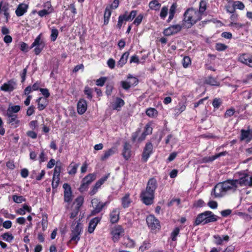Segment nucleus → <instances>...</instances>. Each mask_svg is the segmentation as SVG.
<instances>
[{
  "label": "nucleus",
  "mask_w": 252,
  "mask_h": 252,
  "mask_svg": "<svg viewBox=\"0 0 252 252\" xmlns=\"http://www.w3.org/2000/svg\"><path fill=\"white\" fill-rule=\"evenodd\" d=\"M183 16V27L188 29L190 28L202 19V15L198 11V10L192 7L188 8L185 11Z\"/></svg>",
  "instance_id": "obj_1"
},
{
  "label": "nucleus",
  "mask_w": 252,
  "mask_h": 252,
  "mask_svg": "<svg viewBox=\"0 0 252 252\" xmlns=\"http://www.w3.org/2000/svg\"><path fill=\"white\" fill-rule=\"evenodd\" d=\"M91 203L93 209L91 211L90 214L87 216V220H100L101 217H96L91 219V217L94 216L96 214L100 213L103 208L105 207L108 202H103L100 201L97 198H94L91 201Z\"/></svg>",
  "instance_id": "obj_2"
},
{
  "label": "nucleus",
  "mask_w": 252,
  "mask_h": 252,
  "mask_svg": "<svg viewBox=\"0 0 252 252\" xmlns=\"http://www.w3.org/2000/svg\"><path fill=\"white\" fill-rule=\"evenodd\" d=\"M140 132L141 129L138 128L134 132L132 133L131 139L133 142H135L137 140L138 143H141L146 139L147 135H151L152 133L153 127L151 126V124L148 123L146 125L143 132L141 135L137 138Z\"/></svg>",
  "instance_id": "obj_3"
},
{
  "label": "nucleus",
  "mask_w": 252,
  "mask_h": 252,
  "mask_svg": "<svg viewBox=\"0 0 252 252\" xmlns=\"http://www.w3.org/2000/svg\"><path fill=\"white\" fill-rule=\"evenodd\" d=\"M83 231V225L80 222L73 223L71 228L70 243L76 245L80 239V235Z\"/></svg>",
  "instance_id": "obj_4"
},
{
  "label": "nucleus",
  "mask_w": 252,
  "mask_h": 252,
  "mask_svg": "<svg viewBox=\"0 0 252 252\" xmlns=\"http://www.w3.org/2000/svg\"><path fill=\"white\" fill-rule=\"evenodd\" d=\"M42 33H40L34 39L31 44L30 49L35 47L34 52L36 55H38L42 52L45 46V43L43 39H41Z\"/></svg>",
  "instance_id": "obj_5"
},
{
  "label": "nucleus",
  "mask_w": 252,
  "mask_h": 252,
  "mask_svg": "<svg viewBox=\"0 0 252 252\" xmlns=\"http://www.w3.org/2000/svg\"><path fill=\"white\" fill-rule=\"evenodd\" d=\"M155 197V192L145 189L141 191L140 197L142 202L146 205H150L153 203Z\"/></svg>",
  "instance_id": "obj_6"
},
{
  "label": "nucleus",
  "mask_w": 252,
  "mask_h": 252,
  "mask_svg": "<svg viewBox=\"0 0 252 252\" xmlns=\"http://www.w3.org/2000/svg\"><path fill=\"white\" fill-rule=\"evenodd\" d=\"M153 145L151 142H147L144 147L141 155V160L143 162H147L149 158L153 153Z\"/></svg>",
  "instance_id": "obj_7"
},
{
  "label": "nucleus",
  "mask_w": 252,
  "mask_h": 252,
  "mask_svg": "<svg viewBox=\"0 0 252 252\" xmlns=\"http://www.w3.org/2000/svg\"><path fill=\"white\" fill-rule=\"evenodd\" d=\"M0 11L3 15L4 22L8 23L10 18V5L6 1H1L0 2Z\"/></svg>",
  "instance_id": "obj_8"
},
{
  "label": "nucleus",
  "mask_w": 252,
  "mask_h": 252,
  "mask_svg": "<svg viewBox=\"0 0 252 252\" xmlns=\"http://www.w3.org/2000/svg\"><path fill=\"white\" fill-rule=\"evenodd\" d=\"M219 219L220 218L215 215L212 212L206 211L198 214L195 220H217Z\"/></svg>",
  "instance_id": "obj_9"
},
{
  "label": "nucleus",
  "mask_w": 252,
  "mask_h": 252,
  "mask_svg": "<svg viewBox=\"0 0 252 252\" xmlns=\"http://www.w3.org/2000/svg\"><path fill=\"white\" fill-rule=\"evenodd\" d=\"M110 233L114 242H117L121 236L124 234V229L121 225H115L112 227Z\"/></svg>",
  "instance_id": "obj_10"
},
{
  "label": "nucleus",
  "mask_w": 252,
  "mask_h": 252,
  "mask_svg": "<svg viewBox=\"0 0 252 252\" xmlns=\"http://www.w3.org/2000/svg\"><path fill=\"white\" fill-rule=\"evenodd\" d=\"M183 28H184L183 24L182 25L180 24L172 25L165 29L163 30V34L165 36H169L177 33L181 31Z\"/></svg>",
  "instance_id": "obj_11"
},
{
  "label": "nucleus",
  "mask_w": 252,
  "mask_h": 252,
  "mask_svg": "<svg viewBox=\"0 0 252 252\" xmlns=\"http://www.w3.org/2000/svg\"><path fill=\"white\" fill-rule=\"evenodd\" d=\"M234 179H228L221 183L225 193L229 190L234 192L237 190L238 186L236 185Z\"/></svg>",
  "instance_id": "obj_12"
},
{
  "label": "nucleus",
  "mask_w": 252,
  "mask_h": 252,
  "mask_svg": "<svg viewBox=\"0 0 252 252\" xmlns=\"http://www.w3.org/2000/svg\"><path fill=\"white\" fill-rule=\"evenodd\" d=\"M63 200L65 202L70 203L72 200V192L70 185L68 183L63 185Z\"/></svg>",
  "instance_id": "obj_13"
},
{
  "label": "nucleus",
  "mask_w": 252,
  "mask_h": 252,
  "mask_svg": "<svg viewBox=\"0 0 252 252\" xmlns=\"http://www.w3.org/2000/svg\"><path fill=\"white\" fill-rule=\"evenodd\" d=\"M239 178L238 179H234L235 181V184L238 186L239 184L240 186H249V175L245 172H240L238 173Z\"/></svg>",
  "instance_id": "obj_14"
},
{
  "label": "nucleus",
  "mask_w": 252,
  "mask_h": 252,
  "mask_svg": "<svg viewBox=\"0 0 252 252\" xmlns=\"http://www.w3.org/2000/svg\"><path fill=\"white\" fill-rule=\"evenodd\" d=\"M221 183L217 184L212 189L211 195H214L215 198L220 197L225 195Z\"/></svg>",
  "instance_id": "obj_15"
},
{
  "label": "nucleus",
  "mask_w": 252,
  "mask_h": 252,
  "mask_svg": "<svg viewBox=\"0 0 252 252\" xmlns=\"http://www.w3.org/2000/svg\"><path fill=\"white\" fill-rule=\"evenodd\" d=\"M131 145L127 142L124 143L122 155L126 160H128L131 156Z\"/></svg>",
  "instance_id": "obj_16"
},
{
  "label": "nucleus",
  "mask_w": 252,
  "mask_h": 252,
  "mask_svg": "<svg viewBox=\"0 0 252 252\" xmlns=\"http://www.w3.org/2000/svg\"><path fill=\"white\" fill-rule=\"evenodd\" d=\"M16 86V83L14 79H10L0 87V90L4 92H11L15 89Z\"/></svg>",
  "instance_id": "obj_17"
},
{
  "label": "nucleus",
  "mask_w": 252,
  "mask_h": 252,
  "mask_svg": "<svg viewBox=\"0 0 252 252\" xmlns=\"http://www.w3.org/2000/svg\"><path fill=\"white\" fill-rule=\"evenodd\" d=\"M239 61L251 67H252V57L248 54H243L239 57Z\"/></svg>",
  "instance_id": "obj_18"
},
{
  "label": "nucleus",
  "mask_w": 252,
  "mask_h": 252,
  "mask_svg": "<svg viewBox=\"0 0 252 252\" xmlns=\"http://www.w3.org/2000/svg\"><path fill=\"white\" fill-rule=\"evenodd\" d=\"M87 103L84 99H80L77 103V112L80 115L83 114L87 110Z\"/></svg>",
  "instance_id": "obj_19"
},
{
  "label": "nucleus",
  "mask_w": 252,
  "mask_h": 252,
  "mask_svg": "<svg viewBox=\"0 0 252 252\" xmlns=\"http://www.w3.org/2000/svg\"><path fill=\"white\" fill-rule=\"evenodd\" d=\"M29 5L27 4L22 3L18 5L15 10L17 16L21 17L27 12Z\"/></svg>",
  "instance_id": "obj_20"
},
{
  "label": "nucleus",
  "mask_w": 252,
  "mask_h": 252,
  "mask_svg": "<svg viewBox=\"0 0 252 252\" xmlns=\"http://www.w3.org/2000/svg\"><path fill=\"white\" fill-rule=\"evenodd\" d=\"M158 188L157 181L154 177L151 178L149 179L146 189L155 192L156 189Z\"/></svg>",
  "instance_id": "obj_21"
},
{
  "label": "nucleus",
  "mask_w": 252,
  "mask_h": 252,
  "mask_svg": "<svg viewBox=\"0 0 252 252\" xmlns=\"http://www.w3.org/2000/svg\"><path fill=\"white\" fill-rule=\"evenodd\" d=\"M117 151V148L116 147H113L110 149L104 151L103 155L101 157L100 159L102 161H105L110 156L115 154Z\"/></svg>",
  "instance_id": "obj_22"
},
{
  "label": "nucleus",
  "mask_w": 252,
  "mask_h": 252,
  "mask_svg": "<svg viewBox=\"0 0 252 252\" xmlns=\"http://www.w3.org/2000/svg\"><path fill=\"white\" fill-rule=\"evenodd\" d=\"M204 84L209 85L212 86L219 87L220 85V81H218L217 78L209 76L206 77L204 80Z\"/></svg>",
  "instance_id": "obj_23"
},
{
  "label": "nucleus",
  "mask_w": 252,
  "mask_h": 252,
  "mask_svg": "<svg viewBox=\"0 0 252 252\" xmlns=\"http://www.w3.org/2000/svg\"><path fill=\"white\" fill-rule=\"evenodd\" d=\"M245 8L244 4L240 1H234L233 2L232 8L231 10L227 9V12L233 13L234 12L235 9H238L242 10Z\"/></svg>",
  "instance_id": "obj_24"
},
{
  "label": "nucleus",
  "mask_w": 252,
  "mask_h": 252,
  "mask_svg": "<svg viewBox=\"0 0 252 252\" xmlns=\"http://www.w3.org/2000/svg\"><path fill=\"white\" fill-rule=\"evenodd\" d=\"M129 53L128 51L125 52L121 56L119 61L117 62V66L122 68L127 62Z\"/></svg>",
  "instance_id": "obj_25"
},
{
  "label": "nucleus",
  "mask_w": 252,
  "mask_h": 252,
  "mask_svg": "<svg viewBox=\"0 0 252 252\" xmlns=\"http://www.w3.org/2000/svg\"><path fill=\"white\" fill-rule=\"evenodd\" d=\"M177 8V3L174 2L173 3H172L169 9V17L166 21L167 23H169L171 21V20L174 18L175 14L176 12Z\"/></svg>",
  "instance_id": "obj_26"
},
{
  "label": "nucleus",
  "mask_w": 252,
  "mask_h": 252,
  "mask_svg": "<svg viewBox=\"0 0 252 252\" xmlns=\"http://www.w3.org/2000/svg\"><path fill=\"white\" fill-rule=\"evenodd\" d=\"M122 205L123 208H128L130 203L132 202L131 199L130 198L129 193H126L121 199Z\"/></svg>",
  "instance_id": "obj_27"
},
{
  "label": "nucleus",
  "mask_w": 252,
  "mask_h": 252,
  "mask_svg": "<svg viewBox=\"0 0 252 252\" xmlns=\"http://www.w3.org/2000/svg\"><path fill=\"white\" fill-rule=\"evenodd\" d=\"M7 123L13 127H17L19 126L20 121L18 119L17 115H14L12 117L7 119Z\"/></svg>",
  "instance_id": "obj_28"
},
{
  "label": "nucleus",
  "mask_w": 252,
  "mask_h": 252,
  "mask_svg": "<svg viewBox=\"0 0 252 252\" xmlns=\"http://www.w3.org/2000/svg\"><path fill=\"white\" fill-rule=\"evenodd\" d=\"M186 109V105L183 103H179L178 105L173 109L174 114L175 116L179 115Z\"/></svg>",
  "instance_id": "obj_29"
},
{
  "label": "nucleus",
  "mask_w": 252,
  "mask_h": 252,
  "mask_svg": "<svg viewBox=\"0 0 252 252\" xmlns=\"http://www.w3.org/2000/svg\"><path fill=\"white\" fill-rule=\"evenodd\" d=\"M125 103L123 99L120 97H116L115 101L113 105V108L114 110H120V108L125 105Z\"/></svg>",
  "instance_id": "obj_30"
},
{
  "label": "nucleus",
  "mask_w": 252,
  "mask_h": 252,
  "mask_svg": "<svg viewBox=\"0 0 252 252\" xmlns=\"http://www.w3.org/2000/svg\"><path fill=\"white\" fill-rule=\"evenodd\" d=\"M79 166V164L72 162L68 167V173L70 175H74Z\"/></svg>",
  "instance_id": "obj_31"
},
{
  "label": "nucleus",
  "mask_w": 252,
  "mask_h": 252,
  "mask_svg": "<svg viewBox=\"0 0 252 252\" xmlns=\"http://www.w3.org/2000/svg\"><path fill=\"white\" fill-rule=\"evenodd\" d=\"M128 21L126 17V15L124 14L120 15L118 17V23L116 25V28L120 30L122 28L123 23L126 24V22Z\"/></svg>",
  "instance_id": "obj_32"
},
{
  "label": "nucleus",
  "mask_w": 252,
  "mask_h": 252,
  "mask_svg": "<svg viewBox=\"0 0 252 252\" xmlns=\"http://www.w3.org/2000/svg\"><path fill=\"white\" fill-rule=\"evenodd\" d=\"M215 239V242L217 245H222L223 241L227 242L229 239V237L228 235L223 236L222 238H221L219 235H215L214 236Z\"/></svg>",
  "instance_id": "obj_33"
},
{
  "label": "nucleus",
  "mask_w": 252,
  "mask_h": 252,
  "mask_svg": "<svg viewBox=\"0 0 252 252\" xmlns=\"http://www.w3.org/2000/svg\"><path fill=\"white\" fill-rule=\"evenodd\" d=\"M112 13V10L107 6L104 13V25H107L109 22V19Z\"/></svg>",
  "instance_id": "obj_34"
},
{
  "label": "nucleus",
  "mask_w": 252,
  "mask_h": 252,
  "mask_svg": "<svg viewBox=\"0 0 252 252\" xmlns=\"http://www.w3.org/2000/svg\"><path fill=\"white\" fill-rule=\"evenodd\" d=\"M147 222L151 230L157 231L160 228V225L158 221H147Z\"/></svg>",
  "instance_id": "obj_35"
},
{
  "label": "nucleus",
  "mask_w": 252,
  "mask_h": 252,
  "mask_svg": "<svg viewBox=\"0 0 252 252\" xmlns=\"http://www.w3.org/2000/svg\"><path fill=\"white\" fill-rule=\"evenodd\" d=\"M96 176L94 174L90 173L86 176L82 181L86 184L90 185L93 181L95 179Z\"/></svg>",
  "instance_id": "obj_36"
},
{
  "label": "nucleus",
  "mask_w": 252,
  "mask_h": 252,
  "mask_svg": "<svg viewBox=\"0 0 252 252\" xmlns=\"http://www.w3.org/2000/svg\"><path fill=\"white\" fill-rule=\"evenodd\" d=\"M109 176L110 173H108L101 178L95 183L94 187L98 189L101 187V186L103 185L106 181H107Z\"/></svg>",
  "instance_id": "obj_37"
},
{
  "label": "nucleus",
  "mask_w": 252,
  "mask_h": 252,
  "mask_svg": "<svg viewBox=\"0 0 252 252\" xmlns=\"http://www.w3.org/2000/svg\"><path fill=\"white\" fill-rule=\"evenodd\" d=\"M146 114L150 118H154L158 116V112L157 110L154 108H149L146 110Z\"/></svg>",
  "instance_id": "obj_38"
},
{
  "label": "nucleus",
  "mask_w": 252,
  "mask_h": 252,
  "mask_svg": "<svg viewBox=\"0 0 252 252\" xmlns=\"http://www.w3.org/2000/svg\"><path fill=\"white\" fill-rule=\"evenodd\" d=\"M120 211L118 209L113 210L110 214L111 220H119L120 219Z\"/></svg>",
  "instance_id": "obj_39"
},
{
  "label": "nucleus",
  "mask_w": 252,
  "mask_h": 252,
  "mask_svg": "<svg viewBox=\"0 0 252 252\" xmlns=\"http://www.w3.org/2000/svg\"><path fill=\"white\" fill-rule=\"evenodd\" d=\"M149 6L151 9L158 10H159L161 4L157 0H153L149 2Z\"/></svg>",
  "instance_id": "obj_40"
},
{
  "label": "nucleus",
  "mask_w": 252,
  "mask_h": 252,
  "mask_svg": "<svg viewBox=\"0 0 252 252\" xmlns=\"http://www.w3.org/2000/svg\"><path fill=\"white\" fill-rule=\"evenodd\" d=\"M207 8V2L205 0H201L199 3V8L198 11L202 16L203 14L206 10Z\"/></svg>",
  "instance_id": "obj_41"
},
{
  "label": "nucleus",
  "mask_w": 252,
  "mask_h": 252,
  "mask_svg": "<svg viewBox=\"0 0 252 252\" xmlns=\"http://www.w3.org/2000/svg\"><path fill=\"white\" fill-rule=\"evenodd\" d=\"M182 64L184 68H187L191 65V61L190 58L188 56H185L182 60Z\"/></svg>",
  "instance_id": "obj_42"
},
{
  "label": "nucleus",
  "mask_w": 252,
  "mask_h": 252,
  "mask_svg": "<svg viewBox=\"0 0 252 252\" xmlns=\"http://www.w3.org/2000/svg\"><path fill=\"white\" fill-rule=\"evenodd\" d=\"M13 201L16 203H21L23 202L26 201V199L23 196H18L14 194L12 196Z\"/></svg>",
  "instance_id": "obj_43"
},
{
  "label": "nucleus",
  "mask_w": 252,
  "mask_h": 252,
  "mask_svg": "<svg viewBox=\"0 0 252 252\" xmlns=\"http://www.w3.org/2000/svg\"><path fill=\"white\" fill-rule=\"evenodd\" d=\"M98 221H90L88 227V231L89 233H92L94 231Z\"/></svg>",
  "instance_id": "obj_44"
},
{
  "label": "nucleus",
  "mask_w": 252,
  "mask_h": 252,
  "mask_svg": "<svg viewBox=\"0 0 252 252\" xmlns=\"http://www.w3.org/2000/svg\"><path fill=\"white\" fill-rule=\"evenodd\" d=\"M48 105V101L47 99H43L38 104L37 108L38 110L42 111L44 110Z\"/></svg>",
  "instance_id": "obj_45"
},
{
  "label": "nucleus",
  "mask_w": 252,
  "mask_h": 252,
  "mask_svg": "<svg viewBox=\"0 0 252 252\" xmlns=\"http://www.w3.org/2000/svg\"><path fill=\"white\" fill-rule=\"evenodd\" d=\"M84 94L87 95V97L89 100H92L93 98V90L88 86H86L84 91Z\"/></svg>",
  "instance_id": "obj_46"
},
{
  "label": "nucleus",
  "mask_w": 252,
  "mask_h": 252,
  "mask_svg": "<svg viewBox=\"0 0 252 252\" xmlns=\"http://www.w3.org/2000/svg\"><path fill=\"white\" fill-rule=\"evenodd\" d=\"M54 178V176L53 177L52 182V187L53 190L56 189L59 186L60 178V176H55Z\"/></svg>",
  "instance_id": "obj_47"
},
{
  "label": "nucleus",
  "mask_w": 252,
  "mask_h": 252,
  "mask_svg": "<svg viewBox=\"0 0 252 252\" xmlns=\"http://www.w3.org/2000/svg\"><path fill=\"white\" fill-rule=\"evenodd\" d=\"M168 11V8L167 6H164L162 7L159 16L162 20H164L166 17Z\"/></svg>",
  "instance_id": "obj_48"
},
{
  "label": "nucleus",
  "mask_w": 252,
  "mask_h": 252,
  "mask_svg": "<svg viewBox=\"0 0 252 252\" xmlns=\"http://www.w3.org/2000/svg\"><path fill=\"white\" fill-rule=\"evenodd\" d=\"M137 11L135 10H133L131 11L129 14H128L127 11H126L124 13L125 15H126V17L128 19V21L133 20L136 16Z\"/></svg>",
  "instance_id": "obj_49"
},
{
  "label": "nucleus",
  "mask_w": 252,
  "mask_h": 252,
  "mask_svg": "<svg viewBox=\"0 0 252 252\" xmlns=\"http://www.w3.org/2000/svg\"><path fill=\"white\" fill-rule=\"evenodd\" d=\"M228 48V46L223 43H217L215 45V49L218 51H223Z\"/></svg>",
  "instance_id": "obj_50"
},
{
  "label": "nucleus",
  "mask_w": 252,
  "mask_h": 252,
  "mask_svg": "<svg viewBox=\"0 0 252 252\" xmlns=\"http://www.w3.org/2000/svg\"><path fill=\"white\" fill-rule=\"evenodd\" d=\"M76 205L75 207L80 209L84 202V197L82 196H78L75 200Z\"/></svg>",
  "instance_id": "obj_51"
},
{
  "label": "nucleus",
  "mask_w": 252,
  "mask_h": 252,
  "mask_svg": "<svg viewBox=\"0 0 252 252\" xmlns=\"http://www.w3.org/2000/svg\"><path fill=\"white\" fill-rule=\"evenodd\" d=\"M53 13L52 11H49V9H43L42 10H39L37 12V14L40 17H45L51 13Z\"/></svg>",
  "instance_id": "obj_52"
},
{
  "label": "nucleus",
  "mask_w": 252,
  "mask_h": 252,
  "mask_svg": "<svg viewBox=\"0 0 252 252\" xmlns=\"http://www.w3.org/2000/svg\"><path fill=\"white\" fill-rule=\"evenodd\" d=\"M59 31L57 29L54 28L51 30V34L50 35L51 40L52 41H55L58 36Z\"/></svg>",
  "instance_id": "obj_53"
},
{
  "label": "nucleus",
  "mask_w": 252,
  "mask_h": 252,
  "mask_svg": "<svg viewBox=\"0 0 252 252\" xmlns=\"http://www.w3.org/2000/svg\"><path fill=\"white\" fill-rule=\"evenodd\" d=\"M143 15L142 14H139L134 19L133 24L138 26L142 22L143 19Z\"/></svg>",
  "instance_id": "obj_54"
},
{
  "label": "nucleus",
  "mask_w": 252,
  "mask_h": 252,
  "mask_svg": "<svg viewBox=\"0 0 252 252\" xmlns=\"http://www.w3.org/2000/svg\"><path fill=\"white\" fill-rule=\"evenodd\" d=\"M2 237L4 240L8 242H11L14 239L12 235L9 233H4L2 234Z\"/></svg>",
  "instance_id": "obj_55"
},
{
  "label": "nucleus",
  "mask_w": 252,
  "mask_h": 252,
  "mask_svg": "<svg viewBox=\"0 0 252 252\" xmlns=\"http://www.w3.org/2000/svg\"><path fill=\"white\" fill-rule=\"evenodd\" d=\"M229 26L230 27H234L235 29L239 30L244 27L245 26V25L244 24H242L240 23L231 22L229 24Z\"/></svg>",
  "instance_id": "obj_56"
},
{
  "label": "nucleus",
  "mask_w": 252,
  "mask_h": 252,
  "mask_svg": "<svg viewBox=\"0 0 252 252\" xmlns=\"http://www.w3.org/2000/svg\"><path fill=\"white\" fill-rule=\"evenodd\" d=\"M42 6L44 7V9H49L50 11L53 12H54V9L52 5L51 2L50 1H47L44 2Z\"/></svg>",
  "instance_id": "obj_57"
},
{
  "label": "nucleus",
  "mask_w": 252,
  "mask_h": 252,
  "mask_svg": "<svg viewBox=\"0 0 252 252\" xmlns=\"http://www.w3.org/2000/svg\"><path fill=\"white\" fill-rule=\"evenodd\" d=\"M235 112V110L234 108L232 107L230 109L226 110L224 113V116L225 118H227L232 116Z\"/></svg>",
  "instance_id": "obj_58"
},
{
  "label": "nucleus",
  "mask_w": 252,
  "mask_h": 252,
  "mask_svg": "<svg viewBox=\"0 0 252 252\" xmlns=\"http://www.w3.org/2000/svg\"><path fill=\"white\" fill-rule=\"evenodd\" d=\"M107 80V78L105 77H101L99 79H97L95 82V84L98 86H104L105 83Z\"/></svg>",
  "instance_id": "obj_59"
},
{
  "label": "nucleus",
  "mask_w": 252,
  "mask_h": 252,
  "mask_svg": "<svg viewBox=\"0 0 252 252\" xmlns=\"http://www.w3.org/2000/svg\"><path fill=\"white\" fill-rule=\"evenodd\" d=\"M221 103L222 102L220 98H215L213 100L212 105L214 108L218 109L221 104Z\"/></svg>",
  "instance_id": "obj_60"
},
{
  "label": "nucleus",
  "mask_w": 252,
  "mask_h": 252,
  "mask_svg": "<svg viewBox=\"0 0 252 252\" xmlns=\"http://www.w3.org/2000/svg\"><path fill=\"white\" fill-rule=\"evenodd\" d=\"M180 232V229L179 227H176L173 231L172 232L171 234V238L172 240V241H176V237L179 234Z\"/></svg>",
  "instance_id": "obj_61"
},
{
  "label": "nucleus",
  "mask_w": 252,
  "mask_h": 252,
  "mask_svg": "<svg viewBox=\"0 0 252 252\" xmlns=\"http://www.w3.org/2000/svg\"><path fill=\"white\" fill-rule=\"evenodd\" d=\"M250 130L242 129L241 131V139L244 140L249 137Z\"/></svg>",
  "instance_id": "obj_62"
},
{
  "label": "nucleus",
  "mask_w": 252,
  "mask_h": 252,
  "mask_svg": "<svg viewBox=\"0 0 252 252\" xmlns=\"http://www.w3.org/2000/svg\"><path fill=\"white\" fill-rule=\"evenodd\" d=\"M19 48L21 51L26 53L29 51V47L26 43L24 42H21L19 44Z\"/></svg>",
  "instance_id": "obj_63"
},
{
  "label": "nucleus",
  "mask_w": 252,
  "mask_h": 252,
  "mask_svg": "<svg viewBox=\"0 0 252 252\" xmlns=\"http://www.w3.org/2000/svg\"><path fill=\"white\" fill-rule=\"evenodd\" d=\"M39 91H40L42 95L44 96V98L47 99L50 96V94L48 89L41 88L39 89Z\"/></svg>",
  "instance_id": "obj_64"
}]
</instances>
